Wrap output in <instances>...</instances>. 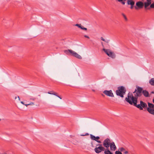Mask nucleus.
<instances>
[{
	"instance_id": "c756f323",
	"label": "nucleus",
	"mask_w": 154,
	"mask_h": 154,
	"mask_svg": "<svg viewBox=\"0 0 154 154\" xmlns=\"http://www.w3.org/2000/svg\"><path fill=\"white\" fill-rule=\"evenodd\" d=\"M89 135V134L87 133L85 134V135H81L82 136H87V135Z\"/></svg>"
},
{
	"instance_id": "a19ab883",
	"label": "nucleus",
	"mask_w": 154,
	"mask_h": 154,
	"mask_svg": "<svg viewBox=\"0 0 154 154\" xmlns=\"http://www.w3.org/2000/svg\"><path fill=\"white\" fill-rule=\"evenodd\" d=\"M21 103L22 104H24V103H23V101H21Z\"/></svg>"
},
{
	"instance_id": "dca6fc26",
	"label": "nucleus",
	"mask_w": 154,
	"mask_h": 154,
	"mask_svg": "<svg viewBox=\"0 0 154 154\" xmlns=\"http://www.w3.org/2000/svg\"><path fill=\"white\" fill-rule=\"evenodd\" d=\"M127 3L128 5H134L135 2L133 0H128Z\"/></svg>"
},
{
	"instance_id": "c9c22d12",
	"label": "nucleus",
	"mask_w": 154,
	"mask_h": 154,
	"mask_svg": "<svg viewBox=\"0 0 154 154\" xmlns=\"http://www.w3.org/2000/svg\"><path fill=\"white\" fill-rule=\"evenodd\" d=\"M128 153V151H125L124 152V153L125 154H127Z\"/></svg>"
},
{
	"instance_id": "2eb2a0df",
	"label": "nucleus",
	"mask_w": 154,
	"mask_h": 154,
	"mask_svg": "<svg viewBox=\"0 0 154 154\" xmlns=\"http://www.w3.org/2000/svg\"><path fill=\"white\" fill-rule=\"evenodd\" d=\"M52 92H53V93H50V92H48V94H53V95H54L56 96H57V97H59V98H60V99H62V97H60V96L58 95H57V93H56V92H54V91H52Z\"/></svg>"
},
{
	"instance_id": "a18cd8bd",
	"label": "nucleus",
	"mask_w": 154,
	"mask_h": 154,
	"mask_svg": "<svg viewBox=\"0 0 154 154\" xmlns=\"http://www.w3.org/2000/svg\"><path fill=\"white\" fill-rule=\"evenodd\" d=\"M18 98L19 100H20V97L19 96H18Z\"/></svg>"
},
{
	"instance_id": "f3484780",
	"label": "nucleus",
	"mask_w": 154,
	"mask_h": 154,
	"mask_svg": "<svg viewBox=\"0 0 154 154\" xmlns=\"http://www.w3.org/2000/svg\"><path fill=\"white\" fill-rule=\"evenodd\" d=\"M149 83L152 85L154 86V78H152L150 80Z\"/></svg>"
},
{
	"instance_id": "aec40b11",
	"label": "nucleus",
	"mask_w": 154,
	"mask_h": 154,
	"mask_svg": "<svg viewBox=\"0 0 154 154\" xmlns=\"http://www.w3.org/2000/svg\"><path fill=\"white\" fill-rule=\"evenodd\" d=\"M90 138L92 140L95 141L96 137L95 136H94V135H92V134H90Z\"/></svg>"
},
{
	"instance_id": "f257e3e1",
	"label": "nucleus",
	"mask_w": 154,
	"mask_h": 154,
	"mask_svg": "<svg viewBox=\"0 0 154 154\" xmlns=\"http://www.w3.org/2000/svg\"><path fill=\"white\" fill-rule=\"evenodd\" d=\"M136 88L133 92V93L134 94V96H133L132 93H129L127 97L125 98V100L128 103H129V101L128 100L133 101L135 100V98H136L137 100L138 97L141 96L143 88L141 87L137 86Z\"/></svg>"
},
{
	"instance_id": "0eeeda50",
	"label": "nucleus",
	"mask_w": 154,
	"mask_h": 154,
	"mask_svg": "<svg viewBox=\"0 0 154 154\" xmlns=\"http://www.w3.org/2000/svg\"><path fill=\"white\" fill-rule=\"evenodd\" d=\"M136 6H135L136 9L137 10L139 9H141L143 8L144 4L141 1H139L136 3Z\"/></svg>"
},
{
	"instance_id": "4468645a",
	"label": "nucleus",
	"mask_w": 154,
	"mask_h": 154,
	"mask_svg": "<svg viewBox=\"0 0 154 154\" xmlns=\"http://www.w3.org/2000/svg\"><path fill=\"white\" fill-rule=\"evenodd\" d=\"M147 110L150 114L154 115V109L148 108Z\"/></svg>"
},
{
	"instance_id": "2f4dec72",
	"label": "nucleus",
	"mask_w": 154,
	"mask_h": 154,
	"mask_svg": "<svg viewBox=\"0 0 154 154\" xmlns=\"http://www.w3.org/2000/svg\"><path fill=\"white\" fill-rule=\"evenodd\" d=\"M100 39L102 40L104 42L105 41V40L104 38H103L102 37H101Z\"/></svg>"
},
{
	"instance_id": "f704fd0d",
	"label": "nucleus",
	"mask_w": 154,
	"mask_h": 154,
	"mask_svg": "<svg viewBox=\"0 0 154 154\" xmlns=\"http://www.w3.org/2000/svg\"><path fill=\"white\" fill-rule=\"evenodd\" d=\"M121 2V3L123 4V5H125V1L123 0V1H122V2Z\"/></svg>"
},
{
	"instance_id": "f03ea898",
	"label": "nucleus",
	"mask_w": 154,
	"mask_h": 154,
	"mask_svg": "<svg viewBox=\"0 0 154 154\" xmlns=\"http://www.w3.org/2000/svg\"><path fill=\"white\" fill-rule=\"evenodd\" d=\"M135 100L134 101H132L131 100H128L129 103L130 105H133L134 106H136L139 109L141 110L143 109V108H146L147 107V104L144 102L142 100L140 101V104L137 105V100L136 98H135Z\"/></svg>"
},
{
	"instance_id": "79ce46f5",
	"label": "nucleus",
	"mask_w": 154,
	"mask_h": 154,
	"mask_svg": "<svg viewBox=\"0 0 154 154\" xmlns=\"http://www.w3.org/2000/svg\"><path fill=\"white\" fill-rule=\"evenodd\" d=\"M31 100H35V98H33V99H31Z\"/></svg>"
},
{
	"instance_id": "37998d69",
	"label": "nucleus",
	"mask_w": 154,
	"mask_h": 154,
	"mask_svg": "<svg viewBox=\"0 0 154 154\" xmlns=\"http://www.w3.org/2000/svg\"><path fill=\"white\" fill-rule=\"evenodd\" d=\"M102 95L103 96V97H104V94H102Z\"/></svg>"
},
{
	"instance_id": "58836bf2",
	"label": "nucleus",
	"mask_w": 154,
	"mask_h": 154,
	"mask_svg": "<svg viewBox=\"0 0 154 154\" xmlns=\"http://www.w3.org/2000/svg\"><path fill=\"white\" fill-rule=\"evenodd\" d=\"M83 27H83V26L81 25V27H80V28L81 29H82V28H83Z\"/></svg>"
},
{
	"instance_id": "9d476101",
	"label": "nucleus",
	"mask_w": 154,
	"mask_h": 154,
	"mask_svg": "<svg viewBox=\"0 0 154 154\" xmlns=\"http://www.w3.org/2000/svg\"><path fill=\"white\" fill-rule=\"evenodd\" d=\"M147 2L144 3V6L145 9H147V8L151 3V0H146Z\"/></svg>"
},
{
	"instance_id": "8fccbe9b",
	"label": "nucleus",
	"mask_w": 154,
	"mask_h": 154,
	"mask_svg": "<svg viewBox=\"0 0 154 154\" xmlns=\"http://www.w3.org/2000/svg\"><path fill=\"white\" fill-rule=\"evenodd\" d=\"M124 1H126L127 0H123Z\"/></svg>"
},
{
	"instance_id": "f8f14e48",
	"label": "nucleus",
	"mask_w": 154,
	"mask_h": 154,
	"mask_svg": "<svg viewBox=\"0 0 154 154\" xmlns=\"http://www.w3.org/2000/svg\"><path fill=\"white\" fill-rule=\"evenodd\" d=\"M142 93L143 94V95L146 97H149V93L146 90H143Z\"/></svg>"
},
{
	"instance_id": "4c0bfd02",
	"label": "nucleus",
	"mask_w": 154,
	"mask_h": 154,
	"mask_svg": "<svg viewBox=\"0 0 154 154\" xmlns=\"http://www.w3.org/2000/svg\"><path fill=\"white\" fill-rule=\"evenodd\" d=\"M134 5H131V9H132L133 8Z\"/></svg>"
},
{
	"instance_id": "b1692460",
	"label": "nucleus",
	"mask_w": 154,
	"mask_h": 154,
	"mask_svg": "<svg viewBox=\"0 0 154 154\" xmlns=\"http://www.w3.org/2000/svg\"><path fill=\"white\" fill-rule=\"evenodd\" d=\"M103 144H96V146H103Z\"/></svg>"
},
{
	"instance_id": "c03bdc74",
	"label": "nucleus",
	"mask_w": 154,
	"mask_h": 154,
	"mask_svg": "<svg viewBox=\"0 0 154 154\" xmlns=\"http://www.w3.org/2000/svg\"><path fill=\"white\" fill-rule=\"evenodd\" d=\"M52 91H49V92H50V93H53V92H52Z\"/></svg>"
},
{
	"instance_id": "7c9ffc66",
	"label": "nucleus",
	"mask_w": 154,
	"mask_h": 154,
	"mask_svg": "<svg viewBox=\"0 0 154 154\" xmlns=\"http://www.w3.org/2000/svg\"><path fill=\"white\" fill-rule=\"evenodd\" d=\"M82 29L84 30H87V29L86 28L83 27V28H82Z\"/></svg>"
},
{
	"instance_id": "423d86ee",
	"label": "nucleus",
	"mask_w": 154,
	"mask_h": 154,
	"mask_svg": "<svg viewBox=\"0 0 154 154\" xmlns=\"http://www.w3.org/2000/svg\"><path fill=\"white\" fill-rule=\"evenodd\" d=\"M111 143V141L109 138H107L105 139L103 143V146L104 147L108 148L110 146V144Z\"/></svg>"
},
{
	"instance_id": "09e8293b",
	"label": "nucleus",
	"mask_w": 154,
	"mask_h": 154,
	"mask_svg": "<svg viewBox=\"0 0 154 154\" xmlns=\"http://www.w3.org/2000/svg\"><path fill=\"white\" fill-rule=\"evenodd\" d=\"M17 98V97H16L15 98V99H16Z\"/></svg>"
},
{
	"instance_id": "ea45409f",
	"label": "nucleus",
	"mask_w": 154,
	"mask_h": 154,
	"mask_svg": "<svg viewBox=\"0 0 154 154\" xmlns=\"http://www.w3.org/2000/svg\"><path fill=\"white\" fill-rule=\"evenodd\" d=\"M118 2H122L123 0H117Z\"/></svg>"
},
{
	"instance_id": "7ed1b4c3",
	"label": "nucleus",
	"mask_w": 154,
	"mask_h": 154,
	"mask_svg": "<svg viewBox=\"0 0 154 154\" xmlns=\"http://www.w3.org/2000/svg\"><path fill=\"white\" fill-rule=\"evenodd\" d=\"M118 89L116 91V94L121 97H124V95L125 94L126 90L124 87L121 86L118 88Z\"/></svg>"
},
{
	"instance_id": "49530a36",
	"label": "nucleus",
	"mask_w": 154,
	"mask_h": 154,
	"mask_svg": "<svg viewBox=\"0 0 154 154\" xmlns=\"http://www.w3.org/2000/svg\"><path fill=\"white\" fill-rule=\"evenodd\" d=\"M151 93H152V94H154V92L153 91H152L151 92Z\"/></svg>"
},
{
	"instance_id": "ddd939ff",
	"label": "nucleus",
	"mask_w": 154,
	"mask_h": 154,
	"mask_svg": "<svg viewBox=\"0 0 154 154\" xmlns=\"http://www.w3.org/2000/svg\"><path fill=\"white\" fill-rule=\"evenodd\" d=\"M104 151V154H113V153L109 150L108 148H105V150Z\"/></svg>"
},
{
	"instance_id": "473e14b6",
	"label": "nucleus",
	"mask_w": 154,
	"mask_h": 154,
	"mask_svg": "<svg viewBox=\"0 0 154 154\" xmlns=\"http://www.w3.org/2000/svg\"><path fill=\"white\" fill-rule=\"evenodd\" d=\"M84 36L85 38H88V39H89V38H90V37H89L88 36H87V35H85Z\"/></svg>"
},
{
	"instance_id": "3c124183",
	"label": "nucleus",
	"mask_w": 154,
	"mask_h": 154,
	"mask_svg": "<svg viewBox=\"0 0 154 154\" xmlns=\"http://www.w3.org/2000/svg\"><path fill=\"white\" fill-rule=\"evenodd\" d=\"M1 119H0V121H1Z\"/></svg>"
},
{
	"instance_id": "cd10ccee",
	"label": "nucleus",
	"mask_w": 154,
	"mask_h": 154,
	"mask_svg": "<svg viewBox=\"0 0 154 154\" xmlns=\"http://www.w3.org/2000/svg\"><path fill=\"white\" fill-rule=\"evenodd\" d=\"M100 139V137L99 136L96 137V140L95 141H97L98 140H99Z\"/></svg>"
},
{
	"instance_id": "a211bd4d",
	"label": "nucleus",
	"mask_w": 154,
	"mask_h": 154,
	"mask_svg": "<svg viewBox=\"0 0 154 154\" xmlns=\"http://www.w3.org/2000/svg\"><path fill=\"white\" fill-rule=\"evenodd\" d=\"M148 104L149 106L148 108H149L150 109H152L154 108V105L153 104L149 103H148Z\"/></svg>"
},
{
	"instance_id": "6e6552de",
	"label": "nucleus",
	"mask_w": 154,
	"mask_h": 154,
	"mask_svg": "<svg viewBox=\"0 0 154 154\" xmlns=\"http://www.w3.org/2000/svg\"><path fill=\"white\" fill-rule=\"evenodd\" d=\"M103 93L107 96L110 97H114L113 94L112 93V90H111L109 91L105 90L103 92Z\"/></svg>"
},
{
	"instance_id": "6ab92c4d",
	"label": "nucleus",
	"mask_w": 154,
	"mask_h": 154,
	"mask_svg": "<svg viewBox=\"0 0 154 154\" xmlns=\"http://www.w3.org/2000/svg\"><path fill=\"white\" fill-rule=\"evenodd\" d=\"M149 5V7L148 8H147L146 9H150V8H154V2L152 4L151 3Z\"/></svg>"
},
{
	"instance_id": "1a4fd4ad",
	"label": "nucleus",
	"mask_w": 154,
	"mask_h": 154,
	"mask_svg": "<svg viewBox=\"0 0 154 154\" xmlns=\"http://www.w3.org/2000/svg\"><path fill=\"white\" fill-rule=\"evenodd\" d=\"M109 146L110 150L112 151H115L116 149V147L114 142H111Z\"/></svg>"
},
{
	"instance_id": "bb28decb",
	"label": "nucleus",
	"mask_w": 154,
	"mask_h": 154,
	"mask_svg": "<svg viewBox=\"0 0 154 154\" xmlns=\"http://www.w3.org/2000/svg\"><path fill=\"white\" fill-rule=\"evenodd\" d=\"M75 26H77L79 28H80L81 27V24H76L75 25Z\"/></svg>"
},
{
	"instance_id": "c85d7f7f",
	"label": "nucleus",
	"mask_w": 154,
	"mask_h": 154,
	"mask_svg": "<svg viewBox=\"0 0 154 154\" xmlns=\"http://www.w3.org/2000/svg\"><path fill=\"white\" fill-rule=\"evenodd\" d=\"M34 105V103L33 102H31L29 104L27 105H26V106H27L29 105Z\"/></svg>"
},
{
	"instance_id": "20e7f679",
	"label": "nucleus",
	"mask_w": 154,
	"mask_h": 154,
	"mask_svg": "<svg viewBox=\"0 0 154 154\" xmlns=\"http://www.w3.org/2000/svg\"><path fill=\"white\" fill-rule=\"evenodd\" d=\"M65 53L68 55H71L79 59H81L82 57L75 51L70 50L68 49L64 51Z\"/></svg>"
},
{
	"instance_id": "4be33fe9",
	"label": "nucleus",
	"mask_w": 154,
	"mask_h": 154,
	"mask_svg": "<svg viewBox=\"0 0 154 154\" xmlns=\"http://www.w3.org/2000/svg\"><path fill=\"white\" fill-rule=\"evenodd\" d=\"M110 57H111L112 58H114L115 57V55L113 54V53L112 52V54H111V56H109Z\"/></svg>"
},
{
	"instance_id": "412c9836",
	"label": "nucleus",
	"mask_w": 154,
	"mask_h": 154,
	"mask_svg": "<svg viewBox=\"0 0 154 154\" xmlns=\"http://www.w3.org/2000/svg\"><path fill=\"white\" fill-rule=\"evenodd\" d=\"M95 142L94 141H91V146L92 147H94V144H95Z\"/></svg>"
},
{
	"instance_id": "e433bc0d",
	"label": "nucleus",
	"mask_w": 154,
	"mask_h": 154,
	"mask_svg": "<svg viewBox=\"0 0 154 154\" xmlns=\"http://www.w3.org/2000/svg\"><path fill=\"white\" fill-rule=\"evenodd\" d=\"M109 41V40H105V42L106 43H108Z\"/></svg>"
},
{
	"instance_id": "de8ad7c7",
	"label": "nucleus",
	"mask_w": 154,
	"mask_h": 154,
	"mask_svg": "<svg viewBox=\"0 0 154 154\" xmlns=\"http://www.w3.org/2000/svg\"><path fill=\"white\" fill-rule=\"evenodd\" d=\"M153 103H154V98L153 100Z\"/></svg>"
},
{
	"instance_id": "72a5a7b5",
	"label": "nucleus",
	"mask_w": 154,
	"mask_h": 154,
	"mask_svg": "<svg viewBox=\"0 0 154 154\" xmlns=\"http://www.w3.org/2000/svg\"><path fill=\"white\" fill-rule=\"evenodd\" d=\"M96 142H97L98 143H99V144H101V142L99 140H98Z\"/></svg>"
},
{
	"instance_id": "5701e85b",
	"label": "nucleus",
	"mask_w": 154,
	"mask_h": 154,
	"mask_svg": "<svg viewBox=\"0 0 154 154\" xmlns=\"http://www.w3.org/2000/svg\"><path fill=\"white\" fill-rule=\"evenodd\" d=\"M116 154H122L121 152L119 151H116L115 152Z\"/></svg>"
},
{
	"instance_id": "393cba45",
	"label": "nucleus",
	"mask_w": 154,
	"mask_h": 154,
	"mask_svg": "<svg viewBox=\"0 0 154 154\" xmlns=\"http://www.w3.org/2000/svg\"><path fill=\"white\" fill-rule=\"evenodd\" d=\"M120 150L121 152H122L125 150V149L123 147H121L120 148Z\"/></svg>"
},
{
	"instance_id": "9b49d317",
	"label": "nucleus",
	"mask_w": 154,
	"mask_h": 154,
	"mask_svg": "<svg viewBox=\"0 0 154 154\" xmlns=\"http://www.w3.org/2000/svg\"><path fill=\"white\" fill-rule=\"evenodd\" d=\"M103 50L106 53V54L109 57L111 56V54H112V52L110 51L109 50L103 49Z\"/></svg>"
},
{
	"instance_id": "39448f33",
	"label": "nucleus",
	"mask_w": 154,
	"mask_h": 154,
	"mask_svg": "<svg viewBox=\"0 0 154 154\" xmlns=\"http://www.w3.org/2000/svg\"><path fill=\"white\" fill-rule=\"evenodd\" d=\"M94 150L96 153L99 154L102 152L104 151L105 150V148L103 146L98 147L96 146Z\"/></svg>"
},
{
	"instance_id": "a878e982",
	"label": "nucleus",
	"mask_w": 154,
	"mask_h": 154,
	"mask_svg": "<svg viewBox=\"0 0 154 154\" xmlns=\"http://www.w3.org/2000/svg\"><path fill=\"white\" fill-rule=\"evenodd\" d=\"M122 15L124 17V18L126 20H127V18L126 17V16L123 13L122 14Z\"/></svg>"
}]
</instances>
